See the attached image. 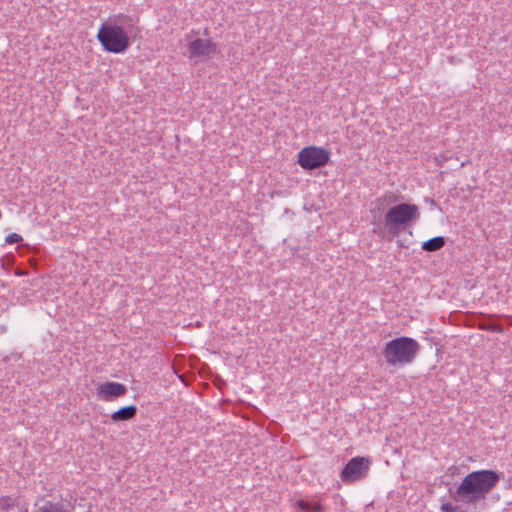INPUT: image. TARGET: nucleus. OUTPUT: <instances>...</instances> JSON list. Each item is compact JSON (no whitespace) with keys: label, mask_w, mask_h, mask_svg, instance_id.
Returning <instances> with one entry per match:
<instances>
[{"label":"nucleus","mask_w":512,"mask_h":512,"mask_svg":"<svg viewBox=\"0 0 512 512\" xmlns=\"http://www.w3.org/2000/svg\"><path fill=\"white\" fill-rule=\"evenodd\" d=\"M500 481V473L492 469H482L468 473L451 496L456 502L477 504L484 501L487 495Z\"/></svg>","instance_id":"obj_1"},{"label":"nucleus","mask_w":512,"mask_h":512,"mask_svg":"<svg viewBox=\"0 0 512 512\" xmlns=\"http://www.w3.org/2000/svg\"><path fill=\"white\" fill-rule=\"evenodd\" d=\"M420 351L419 343L407 336L397 337L386 343L382 355L390 365L411 363Z\"/></svg>","instance_id":"obj_2"},{"label":"nucleus","mask_w":512,"mask_h":512,"mask_svg":"<svg viewBox=\"0 0 512 512\" xmlns=\"http://www.w3.org/2000/svg\"><path fill=\"white\" fill-rule=\"evenodd\" d=\"M420 216L419 208L415 204L400 203L389 208L384 216V225L392 236H398Z\"/></svg>","instance_id":"obj_3"},{"label":"nucleus","mask_w":512,"mask_h":512,"mask_svg":"<svg viewBox=\"0 0 512 512\" xmlns=\"http://www.w3.org/2000/svg\"><path fill=\"white\" fill-rule=\"evenodd\" d=\"M97 39L107 52L120 54L130 46V39L123 27L110 22H104L100 26Z\"/></svg>","instance_id":"obj_4"},{"label":"nucleus","mask_w":512,"mask_h":512,"mask_svg":"<svg viewBox=\"0 0 512 512\" xmlns=\"http://www.w3.org/2000/svg\"><path fill=\"white\" fill-rule=\"evenodd\" d=\"M330 160V151L317 146L304 147L298 153V164L305 170H313L325 166Z\"/></svg>","instance_id":"obj_5"},{"label":"nucleus","mask_w":512,"mask_h":512,"mask_svg":"<svg viewBox=\"0 0 512 512\" xmlns=\"http://www.w3.org/2000/svg\"><path fill=\"white\" fill-rule=\"evenodd\" d=\"M370 463L369 458L360 456L351 458L341 471L340 476L342 481L350 483L366 477Z\"/></svg>","instance_id":"obj_6"},{"label":"nucleus","mask_w":512,"mask_h":512,"mask_svg":"<svg viewBox=\"0 0 512 512\" xmlns=\"http://www.w3.org/2000/svg\"><path fill=\"white\" fill-rule=\"evenodd\" d=\"M500 318L499 315L496 314H484L479 313L476 315L474 320V326H476L480 330L490 331V332H497V333H504L505 329L504 327L497 322V320Z\"/></svg>","instance_id":"obj_7"},{"label":"nucleus","mask_w":512,"mask_h":512,"mask_svg":"<svg viewBox=\"0 0 512 512\" xmlns=\"http://www.w3.org/2000/svg\"><path fill=\"white\" fill-rule=\"evenodd\" d=\"M126 393L127 387L118 382H105L98 388V394L101 395L105 401H112L124 396Z\"/></svg>","instance_id":"obj_8"},{"label":"nucleus","mask_w":512,"mask_h":512,"mask_svg":"<svg viewBox=\"0 0 512 512\" xmlns=\"http://www.w3.org/2000/svg\"><path fill=\"white\" fill-rule=\"evenodd\" d=\"M138 408L135 405L123 406L111 414V420L115 423L129 421L137 414Z\"/></svg>","instance_id":"obj_9"},{"label":"nucleus","mask_w":512,"mask_h":512,"mask_svg":"<svg viewBox=\"0 0 512 512\" xmlns=\"http://www.w3.org/2000/svg\"><path fill=\"white\" fill-rule=\"evenodd\" d=\"M209 40L204 39H196L189 43L188 50L190 53V57H200V56H208Z\"/></svg>","instance_id":"obj_10"},{"label":"nucleus","mask_w":512,"mask_h":512,"mask_svg":"<svg viewBox=\"0 0 512 512\" xmlns=\"http://www.w3.org/2000/svg\"><path fill=\"white\" fill-rule=\"evenodd\" d=\"M445 238L443 236L433 237L422 243V249L426 252H436L445 246Z\"/></svg>","instance_id":"obj_11"},{"label":"nucleus","mask_w":512,"mask_h":512,"mask_svg":"<svg viewBox=\"0 0 512 512\" xmlns=\"http://www.w3.org/2000/svg\"><path fill=\"white\" fill-rule=\"evenodd\" d=\"M37 512H71L60 502L47 501Z\"/></svg>","instance_id":"obj_12"},{"label":"nucleus","mask_w":512,"mask_h":512,"mask_svg":"<svg viewBox=\"0 0 512 512\" xmlns=\"http://www.w3.org/2000/svg\"><path fill=\"white\" fill-rule=\"evenodd\" d=\"M440 509L441 512H465L459 506H454L450 502L443 503Z\"/></svg>","instance_id":"obj_13"},{"label":"nucleus","mask_w":512,"mask_h":512,"mask_svg":"<svg viewBox=\"0 0 512 512\" xmlns=\"http://www.w3.org/2000/svg\"><path fill=\"white\" fill-rule=\"evenodd\" d=\"M13 506L12 500L10 497H1L0 498V509L2 511H9Z\"/></svg>","instance_id":"obj_14"},{"label":"nucleus","mask_w":512,"mask_h":512,"mask_svg":"<svg viewBox=\"0 0 512 512\" xmlns=\"http://www.w3.org/2000/svg\"><path fill=\"white\" fill-rule=\"evenodd\" d=\"M22 241V237L17 233H11L5 238L7 244H14Z\"/></svg>","instance_id":"obj_15"},{"label":"nucleus","mask_w":512,"mask_h":512,"mask_svg":"<svg viewBox=\"0 0 512 512\" xmlns=\"http://www.w3.org/2000/svg\"><path fill=\"white\" fill-rule=\"evenodd\" d=\"M297 505L300 510L305 511V512H311V504L309 502L304 501V500H299L297 502Z\"/></svg>","instance_id":"obj_16"},{"label":"nucleus","mask_w":512,"mask_h":512,"mask_svg":"<svg viewBox=\"0 0 512 512\" xmlns=\"http://www.w3.org/2000/svg\"><path fill=\"white\" fill-rule=\"evenodd\" d=\"M452 156H447L445 154H440L438 156L435 157V161H436V164L438 166H443V164L448 161L449 159H451Z\"/></svg>","instance_id":"obj_17"},{"label":"nucleus","mask_w":512,"mask_h":512,"mask_svg":"<svg viewBox=\"0 0 512 512\" xmlns=\"http://www.w3.org/2000/svg\"><path fill=\"white\" fill-rule=\"evenodd\" d=\"M208 55L215 54L217 52V45L216 43L209 40V47H207Z\"/></svg>","instance_id":"obj_18"},{"label":"nucleus","mask_w":512,"mask_h":512,"mask_svg":"<svg viewBox=\"0 0 512 512\" xmlns=\"http://www.w3.org/2000/svg\"><path fill=\"white\" fill-rule=\"evenodd\" d=\"M311 512H324V507L320 503L311 505Z\"/></svg>","instance_id":"obj_19"},{"label":"nucleus","mask_w":512,"mask_h":512,"mask_svg":"<svg viewBox=\"0 0 512 512\" xmlns=\"http://www.w3.org/2000/svg\"><path fill=\"white\" fill-rule=\"evenodd\" d=\"M426 202H428L430 205H433V206H435V207L440 209L439 205L437 204V202L434 199L426 198Z\"/></svg>","instance_id":"obj_20"},{"label":"nucleus","mask_w":512,"mask_h":512,"mask_svg":"<svg viewBox=\"0 0 512 512\" xmlns=\"http://www.w3.org/2000/svg\"><path fill=\"white\" fill-rule=\"evenodd\" d=\"M374 232H375V233H377V234H378L379 236H381L382 238H384V237H385V235H384L385 231H384V230H382V229H380V228H379L378 230H374Z\"/></svg>","instance_id":"obj_21"},{"label":"nucleus","mask_w":512,"mask_h":512,"mask_svg":"<svg viewBox=\"0 0 512 512\" xmlns=\"http://www.w3.org/2000/svg\"><path fill=\"white\" fill-rule=\"evenodd\" d=\"M467 163H468V161L462 162V163L460 164V168H463Z\"/></svg>","instance_id":"obj_22"}]
</instances>
